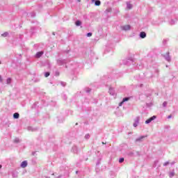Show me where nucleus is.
<instances>
[{
  "instance_id": "32",
  "label": "nucleus",
  "mask_w": 178,
  "mask_h": 178,
  "mask_svg": "<svg viewBox=\"0 0 178 178\" xmlns=\"http://www.w3.org/2000/svg\"><path fill=\"white\" fill-rule=\"evenodd\" d=\"M14 177H17V175H15Z\"/></svg>"
},
{
  "instance_id": "7",
  "label": "nucleus",
  "mask_w": 178,
  "mask_h": 178,
  "mask_svg": "<svg viewBox=\"0 0 178 178\" xmlns=\"http://www.w3.org/2000/svg\"><path fill=\"white\" fill-rule=\"evenodd\" d=\"M127 10L133 9V4L130 3V2H127Z\"/></svg>"
},
{
  "instance_id": "13",
  "label": "nucleus",
  "mask_w": 178,
  "mask_h": 178,
  "mask_svg": "<svg viewBox=\"0 0 178 178\" xmlns=\"http://www.w3.org/2000/svg\"><path fill=\"white\" fill-rule=\"evenodd\" d=\"M95 6H99L101 5V1L99 0H96L95 1Z\"/></svg>"
},
{
  "instance_id": "8",
  "label": "nucleus",
  "mask_w": 178,
  "mask_h": 178,
  "mask_svg": "<svg viewBox=\"0 0 178 178\" xmlns=\"http://www.w3.org/2000/svg\"><path fill=\"white\" fill-rule=\"evenodd\" d=\"M165 59L167 60V62H170V56H169V53H166L165 55H164Z\"/></svg>"
},
{
  "instance_id": "27",
  "label": "nucleus",
  "mask_w": 178,
  "mask_h": 178,
  "mask_svg": "<svg viewBox=\"0 0 178 178\" xmlns=\"http://www.w3.org/2000/svg\"><path fill=\"white\" fill-rule=\"evenodd\" d=\"M91 91V90L90 89H88V90H86V92H90Z\"/></svg>"
},
{
  "instance_id": "29",
  "label": "nucleus",
  "mask_w": 178,
  "mask_h": 178,
  "mask_svg": "<svg viewBox=\"0 0 178 178\" xmlns=\"http://www.w3.org/2000/svg\"><path fill=\"white\" fill-rule=\"evenodd\" d=\"M170 118H172V115L168 116V119H170Z\"/></svg>"
},
{
  "instance_id": "20",
  "label": "nucleus",
  "mask_w": 178,
  "mask_h": 178,
  "mask_svg": "<svg viewBox=\"0 0 178 178\" xmlns=\"http://www.w3.org/2000/svg\"><path fill=\"white\" fill-rule=\"evenodd\" d=\"M85 138H86V140H88V138H90V134H86L85 136Z\"/></svg>"
},
{
  "instance_id": "12",
  "label": "nucleus",
  "mask_w": 178,
  "mask_h": 178,
  "mask_svg": "<svg viewBox=\"0 0 178 178\" xmlns=\"http://www.w3.org/2000/svg\"><path fill=\"white\" fill-rule=\"evenodd\" d=\"M20 115L19 114V113H15L13 114V118L14 119H19Z\"/></svg>"
},
{
  "instance_id": "11",
  "label": "nucleus",
  "mask_w": 178,
  "mask_h": 178,
  "mask_svg": "<svg viewBox=\"0 0 178 178\" xmlns=\"http://www.w3.org/2000/svg\"><path fill=\"white\" fill-rule=\"evenodd\" d=\"M140 38H145V37H147V33H145V32H140Z\"/></svg>"
},
{
  "instance_id": "22",
  "label": "nucleus",
  "mask_w": 178,
  "mask_h": 178,
  "mask_svg": "<svg viewBox=\"0 0 178 178\" xmlns=\"http://www.w3.org/2000/svg\"><path fill=\"white\" fill-rule=\"evenodd\" d=\"M91 35H92V33H87V37H91Z\"/></svg>"
},
{
  "instance_id": "33",
  "label": "nucleus",
  "mask_w": 178,
  "mask_h": 178,
  "mask_svg": "<svg viewBox=\"0 0 178 178\" xmlns=\"http://www.w3.org/2000/svg\"><path fill=\"white\" fill-rule=\"evenodd\" d=\"M79 2H80V0H78Z\"/></svg>"
},
{
  "instance_id": "23",
  "label": "nucleus",
  "mask_w": 178,
  "mask_h": 178,
  "mask_svg": "<svg viewBox=\"0 0 178 178\" xmlns=\"http://www.w3.org/2000/svg\"><path fill=\"white\" fill-rule=\"evenodd\" d=\"M169 163V161H166L163 163V166H168V164Z\"/></svg>"
},
{
  "instance_id": "17",
  "label": "nucleus",
  "mask_w": 178,
  "mask_h": 178,
  "mask_svg": "<svg viewBox=\"0 0 178 178\" xmlns=\"http://www.w3.org/2000/svg\"><path fill=\"white\" fill-rule=\"evenodd\" d=\"M122 162H124V158H120V159H119V163H122Z\"/></svg>"
},
{
  "instance_id": "26",
  "label": "nucleus",
  "mask_w": 178,
  "mask_h": 178,
  "mask_svg": "<svg viewBox=\"0 0 178 178\" xmlns=\"http://www.w3.org/2000/svg\"><path fill=\"white\" fill-rule=\"evenodd\" d=\"M3 79H2V76H0V83H2Z\"/></svg>"
},
{
  "instance_id": "2",
  "label": "nucleus",
  "mask_w": 178,
  "mask_h": 178,
  "mask_svg": "<svg viewBox=\"0 0 178 178\" xmlns=\"http://www.w3.org/2000/svg\"><path fill=\"white\" fill-rule=\"evenodd\" d=\"M147 138V136H140L139 138H137L135 141L136 143H141L144 140V138Z\"/></svg>"
},
{
  "instance_id": "15",
  "label": "nucleus",
  "mask_w": 178,
  "mask_h": 178,
  "mask_svg": "<svg viewBox=\"0 0 178 178\" xmlns=\"http://www.w3.org/2000/svg\"><path fill=\"white\" fill-rule=\"evenodd\" d=\"M9 35V33L5 32L4 33L1 34V37H8Z\"/></svg>"
},
{
  "instance_id": "3",
  "label": "nucleus",
  "mask_w": 178,
  "mask_h": 178,
  "mask_svg": "<svg viewBox=\"0 0 178 178\" xmlns=\"http://www.w3.org/2000/svg\"><path fill=\"white\" fill-rule=\"evenodd\" d=\"M155 119H156V116L153 115L152 117H151L150 118H149L148 120H147L145 121V124H149V123H151V122H152V120H155Z\"/></svg>"
},
{
  "instance_id": "21",
  "label": "nucleus",
  "mask_w": 178,
  "mask_h": 178,
  "mask_svg": "<svg viewBox=\"0 0 178 178\" xmlns=\"http://www.w3.org/2000/svg\"><path fill=\"white\" fill-rule=\"evenodd\" d=\"M44 76H45V77L49 76V72H45Z\"/></svg>"
},
{
  "instance_id": "16",
  "label": "nucleus",
  "mask_w": 178,
  "mask_h": 178,
  "mask_svg": "<svg viewBox=\"0 0 178 178\" xmlns=\"http://www.w3.org/2000/svg\"><path fill=\"white\" fill-rule=\"evenodd\" d=\"M10 83H12V79L8 78L6 80V84H10Z\"/></svg>"
},
{
  "instance_id": "19",
  "label": "nucleus",
  "mask_w": 178,
  "mask_h": 178,
  "mask_svg": "<svg viewBox=\"0 0 178 178\" xmlns=\"http://www.w3.org/2000/svg\"><path fill=\"white\" fill-rule=\"evenodd\" d=\"M168 105V102H164L163 103V106L165 108L166 106Z\"/></svg>"
},
{
  "instance_id": "14",
  "label": "nucleus",
  "mask_w": 178,
  "mask_h": 178,
  "mask_svg": "<svg viewBox=\"0 0 178 178\" xmlns=\"http://www.w3.org/2000/svg\"><path fill=\"white\" fill-rule=\"evenodd\" d=\"M75 24L76 26H81V21L80 20H77L76 22H75Z\"/></svg>"
},
{
  "instance_id": "1",
  "label": "nucleus",
  "mask_w": 178,
  "mask_h": 178,
  "mask_svg": "<svg viewBox=\"0 0 178 178\" xmlns=\"http://www.w3.org/2000/svg\"><path fill=\"white\" fill-rule=\"evenodd\" d=\"M121 30L123 31H129L131 29L130 25H123L120 26Z\"/></svg>"
},
{
  "instance_id": "5",
  "label": "nucleus",
  "mask_w": 178,
  "mask_h": 178,
  "mask_svg": "<svg viewBox=\"0 0 178 178\" xmlns=\"http://www.w3.org/2000/svg\"><path fill=\"white\" fill-rule=\"evenodd\" d=\"M130 100V97H125L122 99V101L119 104V106H122L124 102H127V101Z\"/></svg>"
},
{
  "instance_id": "18",
  "label": "nucleus",
  "mask_w": 178,
  "mask_h": 178,
  "mask_svg": "<svg viewBox=\"0 0 178 178\" xmlns=\"http://www.w3.org/2000/svg\"><path fill=\"white\" fill-rule=\"evenodd\" d=\"M169 176L170 178L173 177L175 176V172H170Z\"/></svg>"
},
{
  "instance_id": "25",
  "label": "nucleus",
  "mask_w": 178,
  "mask_h": 178,
  "mask_svg": "<svg viewBox=\"0 0 178 178\" xmlns=\"http://www.w3.org/2000/svg\"><path fill=\"white\" fill-rule=\"evenodd\" d=\"M111 10H112L111 8H108L106 10V12H111Z\"/></svg>"
},
{
  "instance_id": "31",
  "label": "nucleus",
  "mask_w": 178,
  "mask_h": 178,
  "mask_svg": "<svg viewBox=\"0 0 178 178\" xmlns=\"http://www.w3.org/2000/svg\"><path fill=\"white\" fill-rule=\"evenodd\" d=\"M60 62V60H58V63H59Z\"/></svg>"
},
{
  "instance_id": "9",
  "label": "nucleus",
  "mask_w": 178,
  "mask_h": 178,
  "mask_svg": "<svg viewBox=\"0 0 178 178\" xmlns=\"http://www.w3.org/2000/svg\"><path fill=\"white\" fill-rule=\"evenodd\" d=\"M27 165H28L27 161H24L22 162L20 166L21 168H27Z\"/></svg>"
},
{
  "instance_id": "30",
  "label": "nucleus",
  "mask_w": 178,
  "mask_h": 178,
  "mask_svg": "<svg viewBox=\"0 0 178 178\" xmlns=\"http://www.w3.org/2000/svg\"><path fill=\"white\" fill-rule=\"evenodd\" d=\"M0 169H2V165H0Z\"/></svg>"
},
{
  "instance_id": "6",
  "label": "nucleus",
  "mask_w": 178,
  "mask_h": 178,
  "mask_svg": "<svg viewBox=\"0 0 178 178\" xmlns=\"http://www.w3.org/2000/svg\"><path fill=\"white\" fill-rule=\"evenodd\" d=\"M108 93L110 94V95H113V96L116 95V92H115V89H113V88H109Z\"/></svg>"
},
{
  "instance_id": "28",
  "label": "nucleus",
  "mask_w": 178,
  "mask_h": 178,
  "mask_svg": "<svg viewBox=\"0 0 178 178\" xmlns=\"http://www.w3.org/2000/svg\"><path fill=\"white\" fill-rule=\"evenodd\" d=\"M170 23L171 24H175V21L172 20Z\"/></svg>"
},
{
  "instance_id": "4",
  "label": "nucleus",
  "mask_w": 178,
  "mask_h": 178,
  "mask_svg": "<svg viewBox=\"0 0 178 178\" xmlns=\"http://www.w3.org/2000/svg\"><path fill=\"white\" fill-rule=\"evenodd\" d=\"M140 123V117H136L134 120V127H137Z\"/></svg>"
},
{
  "instance_id": "10",
  "label": "nucleus",
  "mask_w": 178,
  "mask_h": 178,
  "mask_svg": "<svg viewBox=\"0 0 178 178\" xmlns=\"http://www.w3.org/2000/svg\"><path fill=\"white\" fill-rule=\"evenodd\" d=\"M42 55H44V52L43 51H39L36 54L35 57L36 58H41V56H42Z\"/></svg>"
},
{
  "instance_id": "24",
  "label": "nucleus",
  "mask_w": 178,
  "mask_h": 178,
  "mask_svg": "<svg viewBox=\"0 0 178 178\" xmlns=\"http://www.w3.org/2000/svg\"><path fill=\"white\" fill-rule=\"evenodd\" d=\"M61 85H63V86L65 87V86H66V83H65V82H61Z\"/></svg>"
},
{
  "instance_id": "34",
  "label": "nucleus",
  "mask_w": 178,
  "mask_h": 178,
  "mask_svg": "<svg viewBox=\"0 0 178 178\" xmlns=\"http://www.w3.org/2000/svg\"><path fill=\"white\" fill-rule=\"evenodd\" d=\"M76 173H78V172L76 171Z\"/></svg>"
}]
</instances>
